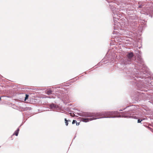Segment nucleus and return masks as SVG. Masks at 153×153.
<instances>
[{
	"mask_svg": "<svg viewBox=\"0 0 153 153\" xmlns=\"http://www.w3.org/2000/svg\"><path fill=\"white\" fill-rule=\"evenodd\" d=\"M97 114L93 113H88L86 112H82L79 113V115L81 116L85 117H93L90 118H82L81 120L84 122H87L89 121L97 119V118L95 117L97 116Z\"/></svg>",
	"mask_w": 153,
	"mask_h": 153,
	"instance_id": "obj_1",
	"label": "nucleus"
},
{
	"mask_svg": "<svg viewBox=\"0 0 153 153\" xmlns=\"http://www.w3.org/2000/svg\"><path fill=\"white\" fill-rule=\"evenodd\" d=\"M112 112H105V113L104 116H103L100 117V118L101 117H112Z\"/></svg>",
	"mask_w": 153,
	"mask_h": 153,
	"instance_id": "obj_2",
	"label": "nucleus"
},
{
	"mask_svg": "<svg viewBox=\"0 0 153 153\" xmlns=\"http://www.w3.org/2000/svg\"><path fill=\"white\" fill-rule=\"evenodd\" d=\"M127 56L128 59H131L134 56V54L133 53L131 52L128 53Z\"/></svg>",
	"mask_w": 153,
	"mask_h": 153,
	"instance_id": "obj_3",
	"label": "nucleus"
},
{
	"mask_svg": "<svg viewBox=\"0 0 153 153\" xmlns=\"http://www.w3.org/2000/svg\"><path fill=\"white\" fill-rule=\"evenodd\" d=\"M50 107L51 109H53L56 108V106L55 104L52 103L50 105Z\"/></svg>",
	"mask_w": 153,
	"mask_h": 153,
	"instance_id": "obj_4",
	"label": "nucleus"
},
{
	"mask_svg": "<svg viewBox=\"0 0 153 153\" xmlns=\"http://www.w3.org/2000/svg\"><path fill=\"white\" fill-rule=\"evenodd\" d=\"M19 131V128H17V130L15 131L14 133L13 134V136L15 135L16 136H17L18 135Z\"/></svg>",
	"mask_w": 153,
	"mask_h": 153,
	"instance_id": "obj_5",
	"label": "nucleus"
},
{
	"mask_svg": "<svg viewBox=\"0 0 153 153\" xmlns=\"http://www.w3.org/2000/svg\"><path fill=\"white\" fill-rule=\"evenodd\" d=\"M52 92V91L51 90H49L47 91L46 93L47 94H51Z\"/></svg>",
	"mask_w": 153,
	"mask_h": 153,
	"instance_id": "obj_6",
	"label": "nucleus"
},
{
	"mask_svg": "<svg viewBox=\"0 0 153 153\" xmlns=\"http://www.w3.org/2000/svg\"><path fill=\"white\" fill-rule=\"evenodd\" d=\"M65 124L66 126H68V121L67 120V119L66 118L65 119Z\"/></svg>",
	"mask_w": 153,
	"mask_h": 153,
	"instance_id": "obj_7",
	"label": "nucleus"
},
{
	"mask_svg": "<svg viewBox=\"0 0 153 153\" xmlns=\"http://www.w3.org/2000/svg\"><path fill=\"white\" fill-rule=\"evenodd\" d=\"M29 95H28L27 94H26L25 95V100H27L28 98Z\"/></svg>",
	"mask_w": 153,
	"mask_h": 153,
	"instance_id": "obj_8",
	"label": "nucleus"
},
{
	"mask_svg": "<svg viewBox=\"0 0 153 153\" xmlns=\"http://www.w3.org/2000/svg\"><path fill=\"white\" fill-rule=\"evenodd\" d=\"M75 123H76V125H77V123L76 121V120H74L73 121L72 123V124H74Z\"/></svg>",
	"mask_w": 153,
	"mask_h": 153,
	"instance_id": "obj_9",
	"label": "nucleus"
},
{
	"mask_svg": "<svg viewBox=\"0 0 153 153\" xmlns=\"http://www.w3.org/2000/svg\"><path fill=\"white\" fill-rule=\"evenodd\" d=\"M143 120V119H139L137 120V123H140Z\"/></svg>",
	"mask_w": 153,
	"mask_h": 153,
	"instance_id": "obj_10",
	"label": "nucleus"
},
{
	"mask_svg": "<svg viewBox=\"0 0 153 153\" xmlns=\"http://www.w3.org/2000/svg\"><path fill=\"white\" fill-rule=\"evenodd\" d=\"M129 117L130 118H135V119H136V117L135 116L134 117V116H129Z\"/></svg>",
	"mask_w": 153,
	"mask_h": 153,
	"instance_id": "obj_11",
	"label": "nucleus"
},
{
	"mask_svg": "<svg viewBox=\"0 0 153 153\" xmlns=\"http://www.w3.org/2000/svg\"><path fill=\"white\" fill-rule=\"evenodd\" d=\"M148 128H149V129L151 131H152V129L151 128L149 127H148Z\"/></svg>",
	"mask_w": 153,
	"mask_h": 153,
	"instance_id": "obj_12",
	"label": "nucleus"
},
{
	"mask_svg": "<svg viewBox=\"0 0 153 153\" xmlns=\"http://www.w3.org/2000/svg\"><path fill=\"white\" fill-rule=\"evenodd\" d=\"M67 120L68 121V122H71V120Z\"/></svg>",
	"mask_w": 153,
	"mask_h": 153,
	"instance_id": "obj_13",
	"label": "nucleus"
},
{
	"mask_svg": "<svg viewBox=\"0 0 153 153\" xmlns=\"http://www.w3.org/2000/svg\"><path fill=\"white\" fill-rule=\"evenodd\" d=\"M141 6H139V8H141Z\"/></svg>",
	"mask_w": 153,
	"mask_h": 153,
	"instance_id": "obj_14",
	"label": "nucleus"
},
{
	"mask_svg": "<svg viewBox=\"0 0 153 153\" xmlns=\"http://www.w3.org/2000/svg\"><path fill=\"white\" fill-rule=\"evenodd\" d=\"M1 97H0V100H1Z\"/></svg>",
	"mask_w": 153,
	"mask_h": 153,
	"instance_id": "obj_15",
	"label": "nucleus"
}]
</instances>
